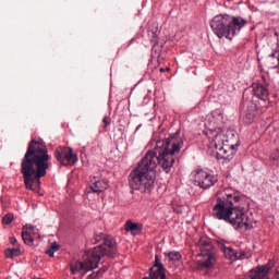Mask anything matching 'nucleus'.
<instances>
[{"label":"nucleus","mask_w":279,"mask_h":279,"mask_svg":"<svg viewBox=\"0 0 279 279\" xmlns=\"http://www.w3.org/2000/svg\"><path fill=\"white\" fill-rule=\"evenodd\" d=\"M184 145V140L180 137V131L170 135L166 140L156 142L154 150H148L144 158L138 162L137 168L156 178V167L163 169L166 173L171 171V167L175 162V154H180Z\"/></svg>","instance_id":"f257e3e1"},{"label":"nucleus","mask_w":279,"mask_h":279,"mask_svg":"<svg viewBox=\"0 0 279 279\" xmlns=\"http://www.w3.org/2000/svg\"><path fill=\"white\" fill-rule=\"evenodd\" d=\"M49 150L41 140H32L22 159L21 173L24 184L29 191H34V184L40 186V178L47 175L49 169Z\"/></svg>","instance_id":"f03ea898"},{"label":"nucleus","mask_w":279,"mask_h":279,"mask_svg":"<svg viewBox=\"0 0 279 279\" xmlns=\"http://www.w3.org/2000/svg\"><path fill=\"white\" fill-rule=\"evenodd\" d=\"M94 243H101L100 245L94 247L92 251H88L84 255V260H74L70 265V271L75 276V274H81V276H86L88 271L97 269L99 267V260L104 256L108 258H114L119 251L117 248V242L113 241L112 236L106 233H98L94 238Z\"/></svg>","instance_id":"7ed1b4c3"},{"label":"nucleus","mask_w":279,"mask_h":279,"mask_svg":"<svg viewBox=\"0 0 279 279\" xmlns=\"http://www.w3.org/2000/svg\"><path fill=\"white\" fill-rule=\"evenodd\" d=\"M243 202V196L236 193L228 194L227 199L218 198L214 206V217L230 223V226H235V228L252 230V221L245 214Z\"/></svg>","instance_id":"20e7f679"},{"label":"nucleus","mask_w":279,"mask_h":279,"mask_svg":"<svg viewBox=\"0 0 279 279\" xmlns=\"http://www.w3.org/2000/svg\"><path fill=\"white\" fill-rule=\"evenodd\" d=\"M245 25H247V20L228 14L216 15L210 22V27L216 36L218 38H223L225 36L228 40H232Z\"/></svg>","instance_id":"39448f33"},{"label":"nucleus","mask_w":279,"mask_h":279,"mask_svg":"<svg viewBox=\"0 0 279 279\" xmlns=\"http://www.w3.org/2000/svg\"><path fill=\"white\" fill-rule=\"evenodd\" d=\"M196 247L199 252L198 256L202 257V259L196 262L197 271H208V269H213L215 263H217V247L208 238H201L196 243Z\"/></svg>","instance_id":"423d86ee"},{"label":"nucleus","mask_w":279,"mask_h":279,"mask_svg":"<svg viewBox=\"0 0 279 279\" xmlns=\"http://www.w3.org/2000/svg\"><path fill=\"white\" fill-rule=\"evenodd\" d=\"M156 178L151 177L145 170L136 167L129 175V186L133 191H141L142 193H151Z\"/></svg>","instance_id":"0eeeda50"},{"label":"nucleus","mask_w":279,"mask_h":279,"mask_svg":"<svg viewBox=\"0 0 279 279\" xmlns=\"http://www.w3.org/2000/svg\"><path fill=\"white\" fill-rule=\"evenodd\" d=\"M205 134L207 135V138H209L210 147H215L216 151L217 149H220L221 147L228 145L229 143H234L235 141H239V135L234 133L232 130L223 131L221 128L217 129H207L205 131Z\"/></svg>","instance_id":"6e6552de"},{"label":"nucleus","mask_w":279,"mask_h":279,"mask_svg":"<svg viewBox=\"0 0 279 279\" xmlns=\"http://www.w3.org/2000/svg\"><path fill=\"white\" fill-rule=\"evenodd\" d=\"M54 158L63 167H73L77 162V155L73 153V148L60 146L54 150Z\"/></svg>","instance_id":"1a4fd4ad"},{"label":"nucleus","mask_w":279,"mask_h":279,"mask_svg":"<svg viewBox=\"0 0 279 279\" xmlns=\"http://www.w3.org/2000/svg\"><path fill=\"white\" fill-rule=\"evenodd\" d=\"M194 182L196 186H199V189L206 190L217 184V177H215V174L206 172V170L197 168L194 174Z\"/></svg>","instance_id":"9d476101"},{"label":"nucleus","mask_w":279,"mask_h":279,"mask_svg":"<svg viewBox=\"0 0 279 279\" xmlns=\"http://www.w3.org/2000/svg\"><path fill=\"white\" fill-rule=\"evenodd\" d=\"M241 144L239 143V137L238 141L235 142H230L229 144H226L225 146H221L218 148L216 158L218 160H226L227 162H230L232 158H234V154H236V147H239Z\"/></svg>","instance_id":"9b49d317"},{"label":"nucleus","mask_w":279,"mask_h":279,"mask_svg":"<svg viewBox=\"0 0 279 279\" xmlns=\"http://www.w3.org/2000/svg\"><path fill=\"white\" fill-rule=\"evenodd\" d=\"M143 279H167L165 274V265L158 258V255L155 256V264L148 270V276Z\"/></svg>","instance_id":"f8f14e48"},{"label":"nucleus","mask_w":279,"mask_h":279,"mask_svg":"<svg viewBox=\"0 0 279 279\" xmlns=\"http://www.w3.org/2000/svg\"><path fill=\"white\" fill-rule=\"evenodd\" d=\"M253 95L257 99H260V101H268L269 100V89L260 83H253Z\"/></svg>","instance_id":"ddd939ff"},{"label":"nucleus","mask_w":279,"mask_h":279,"mask_svg":"<svg viewBox=\"0 0 279 279\" xmlns=\"http://www.w3.org/2000/svg\"><path fill=\"white\" fill-rule=\"evenodd\" d=\"M269 265L257 266L255 269L250 270L251 279H269Z\"/></svg>","instance_id":"4468645a"},{"label":"nucleus","mask_w":279,"mask_h":279,"mask_svg":"<svg viewBox=\"0 0 279 279\" xmlns=\"http://www.w3.org/2000/svg\"><path fill=\"white\" fill-rule=\"evenodd\" d=\"M106 189H108V183L106 181H101L97 179V177H94L90 180L89 190L92 191V193H104Z\"/></svg>","instance_id":"2eb2a0df"},{"label":"nucleus","mask_w":279,"mask_h":279,"mask_svg":"<svg viewBox=\"0 0 279 279\" xmlns=\"http://www.w3.org/2000/svg\"><path fill=\"white\" fill-rule=\"evenodd\" d=\"M256 114H257L256 105H252L246 109L244 122L247 123V125H250V123H254V120L256 119Z\"/></svg>","instance_id":"dca6fc26"},{"label":"nucleus","mask_w":279,"mask_h":279,"mask_svg":"<svg viewBox=\"0 0 279 279\" xmlns=\"http://www.w3.org/2000/svg\"><path fill=\"white\" fill-rule=\"evenodd\" d=\"M124 230H126V232H132V234H134L143 230V225L133 222L132 220H128L124 226Z\"/></svg>","instance_id":"f3484780"},{"label":"nucleus","mask_w":279,"mask_h":279,"mask_svg":"<svg viewBox=\"0 0 279 279\" xmlns=\"http://www.w3.org/2000/svg\"><path fill=\"white\" fill-rule=\"evenodd\" d=\"M223 254L229 260H239V252L232 247H225Z\"/></svg>","instance_id":"a211bd4d"},{"label":"nucleus","mask_w":279,"mask_h":279,"mask_svg":"<svg viewBox=\"0 0 279 279\" xmlns=\"http://www.w3.org/2000/svg\"><path fill=\"white\" fill-rule=\"evenodd\" d=\"M5 258H14L21 256V248H7L4 251Z\"/></svg>","instance_id":"6ab92c4d"},{"label":"nucleus","mask_w":279,"mask_h":279,"mask_svg":"<svg viewBox=\"0 0 279 279\" xmlns=\"http://www.w3.org/2000/svg\"><path fill=\"white\" fill-rule=\"evenodd\" d=\"M22 239L25 243V245H34V238H32V233H29V231H22Z\"/></svg>","instance_id":"aec40b11"},{"label":"nucleus","mask_w":279,"mask_h":279,"mask_svg":"<svg viewBox=\"0 0 279 279\" xmlns=\"http://www.w3.org/2000/svg\"><path fill=\"white\" fill-rule=\"evenodd\" d=\"M14 221V214H7L2 217L3 226H10Z\"/></svg>","instance_id":"412c9836"},{"label":"nucleus","mask_w":279,"mask_h":279,"mask_svg":"<svg viewBox=\"0 0 279 279\" xmlns=\"http://www.w3.org/2000/svg\"><path fill=\"white\" fill-rule=\"evenodd\" d=\"M166 256H168L169 260H180V258H182V254H180V252H170L168 254H166Z\"/></svg>","instance_id":"4be33fe9"},{"label":"nucleus","mask_w":279,"mask_h":279,"mask_svg":"<svg viewBox=\"0 0 279 279\" xmlns=\"http://www.w3.org/2000/svg\"><path fill=\"white\" fill-rule=\"evenodd\" d=\"M153 51L157 53L158 59H160V53H162V45L155 44L153 46ZM157 62H160V60H157Z\"/></svg>","instance_id":"5701e85b"},{"label":"nucleus","mask_w":279,"mask_h":279,"mask_svg":"<svg viewBox=\"0 0 279 279\" xmlns=\"http://www.w3.org/2000/svg\"><path fill=\"white\" fill-rule=\"evenodd\" d=\"M213 117L218 119V121H223V113L219 109L213 112Z\"/></svg>","instance_id":"b1692460"},{"label":"nucleus","mask_w":279,"mask_h":279,"mask_svg":"<svg viewBox=\"0 0 279 279\" xmlns=\"http://www.w3.org/2000/svg\"><path fill=\"white\" fill-rule=\"evenodd\" d=\"M99 278H101V276H100V272H98V271L93 272L92 275H89L87 277V279H99Z\"/></svg>","instance_id":"393cba45"},{"label":"nucleus","mask_w":279,"mask_h":279,"mask_svg":"<svg viewBox=\"0 0 279 279\" xmlns=\"http://www.w3.org/2000/svg\"><path fill=\"white\" fill-rule=\"evenodd\" d=\"M50 248L58 252L60 250V244H58V242H52Z\"/></svg>","instance_id":"a878e982"},{"label":"nucleus","mask_w":279,"mask_h":279,"mask_svg":"<svg viewBox=\"0 0 279 279\" xmlns=\"http://www.w3.org/2000/svg\"><path fill=\"white\" fill-rule=\"evenodd\" d=\"M109 267H110L109 265L102 266V268L98 270V274H100V276H104V274H106Z\"/></svg>","instance_id":"bb28decb"},{"label":"nucleus","mask_w":279,"mask_h":279,"mask_svg":"<svg viewBox=\"0 0 279 279\" xmlns=\"http://www.w3.org/2000/svg\"><path fill=\"white\" fill-rule=\"evenodd\" d=\"M54 251L53 250H51L50 247L48 248V250H46V252H45V254H47L48 256H50V258H53V256H54Z\"/></svg>","instance_id":"cd10ccee"},{"label":"nucleus","mask_w":279,"mask_h":279,"mask_svg":"<svg viewBox=\"0 0 279 279\" xmlns=\"http://www.w3.org/2000/svg\"><path fill=\"white\" fill-rule=\"evenodd\" d=\"M102 123L105 124V128H108V125H110V118L105 117V118L102 119Z\"/></svg>","instance_id":"c85d7f7f"},{"label":"nucleus","mask_w":279,"mask_h":279,"mask_svg":"<svg viewBox=\"0 0 279 279\" xmlns=\"http://www.w3.org/2000/svg\"><path fill=\"white\" fill-rule=\"evenodd\" d=\"M245 258V252L238 253V260H243Z\"/></svg>","instance_id":"c756f323"},{"label":"nucleus","mask_w":279,"mask_h":279,"mask_svg":"<svg viewBox=\"0 0 279 279\" xmlns=\"http://www.w3.org/2000/svg\"><path fill=\"white\" fill-rule=\"evenodd\" d=\"M9 241H10L11 245H16V243H17L16 238H10Z\"/></svg>","instance_id":"7c9ffc66"},{"label":"nucleus","mask_w":279,"mask_h":279,"mask_svg":"<svg viewBox=\"0 0 279 279\" xmlns=\"http://www.w3.org/2000/svg\"><path fill=\"white\" fill-rule=\"evenodd\" d=\"M160 73H165V68H160Z\"/></svg>","instance_id":"2f4dec72"},{"label":"nucleus","mask_w":279,"mask_h":279,"mask_svg":"<svg viewBox=\"0 0 279 279\" xmlns=\"http://www.w3.org/2000/svg\"><path fill=\"white\" fill-rule=\"evenodd\" d=\"M26 228H27V229H32V226L26 225Z\"/></svg>","instance_id":"473e14b6"},{"label":"nucleus","mask_w":279,"mask_h":279,"mask_svg":"<svg viewBox=\"0 0 279 279\" xmlns=\"http://www.w3.org/2000/svg\"><path fill=\"white\" fill-rule=\"evenodd\" d=\"M166 71H170V69H169V68H167V69H166Z\"/></svg>","instance_id":"72a5a7b5"}]
</instances>
